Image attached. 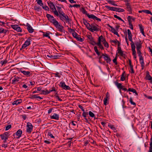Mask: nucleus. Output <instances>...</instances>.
I'll return each instance as SVG.
<instances>
[{
    "mask_svg": "<svg viewBox=\"0 0 152 152\" xmlns=\"http://www.w3.org/2000/svg\"><path fill=\"white\" fill-rule=\"evenodd\" d=\"M54 14L57 17H59L60 20L63 22L65 21L66 23H69V21L71 20V19L69 18V17L64 13L61 15H59L57 11L56 10L54 12Z\"/></svg>",
    "mask_w": 152,
    "mask_h": 152,
    "instance_id": "nucleus-1",
    "label": "nucleus"
},
{
    "mask_svg": "<svg viewBox=\"0 0 152 152\" xmlns=\"http://www.w3.org/2000/svg\"><path fill=\"white\" fill-rule=\"evenodd\" d=\"M82 12L83 14H86L89 18H91L93 19H95L99 21H101L100 19L98 18L94 15L93 14H91V15H89V14L88 13L87 11H86L84 8H82Z\"/></svg>",
    "mask_w": 152,
    "mask_h": 152,
    "instance_id": "nucleus-2",
    "label": "nucleus"
},
{
    "mask_svg": "<svg viewBox=\"0 0 152 152\" xmlns=\"http://www.w3.org/2000/svg\"><path fill=\"white\" fill-rule=\"evenodd\" d=\"M46 16L49 21L52 23L54 26L58 25V21L54 18L53 16L50 14H47Z\"/></svg>",
    "mask_w": 152,
    "mask_h": 152,
    "instance_id": "nucleus-3",
    "label": "nucleus"
},
{
    "mask_svg": "<svg viewBox=\"0 0 152 152\" xmlns=\"http://www.w3.org/2000/svg\"><path fill=\"white\" fill-rule=\"evenodd\" d=\"M31 37H28V39L25 42L24 44L23 45L21 48L20 49L21 50L22 49H25L26 47L29 46L31 44Z\"/></svg>",
    "mask_w": 152,
    "mask_h": 152,
    "instance_id": "nucleus-4",
    "label": "nucleus"
},
{
    "mask_svg": "<svg viewBox=\"0 0 152 152\" xmlns=\"http://www.w3.org/2000/svg\"><path fill=\"white\" fill-rule=\"evenodd\" d=\"M98 27H99V26L97 25H95L91 24V26L88 28V30L92 32L94 31H98L100 30V28H98Z\"/></svg>",
    "mask_w": 152,
    "mask_h": 152,
    "instance_id": "nucleus-5",
    "label": "nucleus"
},
{
    "mask_svg": "<svg viewBox=\"0 0 152 152\" xmlns=\"http://www.w3.org/2000/svg\"><path fill=\"white\" fill-rule=\"evenodd\" d=\"M26 126L27 127L26 132H27L31 133L33 130V126L30 122L27 123Z\"/></svg>",
    "mask_w": 152,
    "mask_h": 152,
    "instance_id": "nucleus-6",
    "label": "nucleus"
},
{
    "mask_svg": "<svg viewBox=\"0 0 152 152\" xmlns=\"http://www.w3.org/2000/svg\"><path fill=\"white\" fill-rule=\"evenodd\" d=\"M127 32L128 35V38L129 40L131 42V46L132 45H134V43L133 42L132 39V34L131 32L129 29L127 30Z\"/></svg>",
    "mask_w": 152,
    "mask_h": 152,
    "instance_id": "nucleus-7",
    "label": "nucleus"
},
{
    "mask_svg": "<svg viewBox=\"0 0 152 152\" xmlns=\"http://www.w3.org/2000/svg\"><path fill=\"white\" fill-rule=\"evenodd\" d=\"M102 56H103V58L104 60L106 61L107 63H110L111 61L110 57L106 54H104L102 53Z\"/></svg>",
    "mask_w": 152,
    "mask_h": 152,
    "instance_id": "nucleus-8",
    "label": "nucleus"
},
{
    "mask_svg": "<svg viewBox=\"0 0 152 152\" xmlns=\"http://www.w3.org/2000/svg\"><path fill=\"white\" fill-rule=\"evenodd\" d=\"M48 4L49 6L50 7V9L52 10V11L54 13V12L56 10H57L56 9L55 5L53 2L51 1L49 3H48Z\"/></svg>",
    "mask_w": 152,
    "mask_h": 152,
    "instance_id": "nucleus-9",
    "label": "nucleus"
},
{
    "mask_svg": "<svg viewBox=\"0 0 152 152\" xmlns=\"http://www.w3.org/2000/svg\"><path fill=\"white\" fill-rule=\"evenodd\" d=\"M54 26L58 29V30L61 32H63L64 31L63 26L59 24L58 22V25Z\"/></svg>",
    "mask_w": 152,
    "mask_h": 152,
    "instance_id": "nucleus-10",
    "label": "nucleus"
},
{
    "mask_svg": "<svg viewBox=\"0 0 152 152\" xmlns=\"http://www.w3.org/2000/svg\"><path fill=\"white\" fill-rule=\"evenodd\" d=\"M114 83L115 85L117 86L118 88L119 89L120 92L121 93V88H122L124 86L122 85L121 83H118L117 81L114 82Z\"/></svg>",
    "mask_w": 152,
    "mask_h": 152,
    "instance_id": "nucleus-11",
    "label": "nucleus"
},
{
    "mask_svg": "<svg viewBox=\"0 0 152 152\" xmlns=\"http://www.w3.org/2000/svg\"><path fill=\"white\" fill-rule=\"evenodd\" d=\"M134 44H135L136 46L137 50H140L141 48L142 43L140 41L135 42Z\"/></svg>",
    "mask_w": 152,
    "mask_h": 152,
    "instance_id": "nucleus-12",
    "label": "nucleus"
},
{
    "mask_svg": "<svg viewBox=\"0 0 152 152\" xmlns=\"http://www.w3.org/2000/svg\"><path fill=\"white\" fill-rule=\"evenodd\" d=\"M132 48V55L134 56V57L135 59H136V51L135 50V45H132L131 46Z\"/></svg>",
    "mask_w": 152,
    "mask_h": 152,
    "instance_id": "nucleus-13",
    "label": "nucleus"
},
{
    "mask_svg": "<svg viewBox=\"0 0 152 152\" xmlns=\"http://www.w3.org/2000/svg\"><path fill=\"white\" fill-rule=\"evenodd\" d=\"M88 38L90 41L89 42L90 44L93 45L96 44V43L94 40V38L91 36H89Z\"/></svg>",
    "mask_w": 152,
    "mask_h": 152,
    "instance_id": "nucleus-14",
    "label": "nucleus"
},
{
    "mask_svg": "<svg viewBox=\"0 0 152 152\" xmlns=\"http://www.w3.org/2000/svg\"><path fill=\"white\" fill-rule=\"evenodd\" d=\"M19 72H21L24 75L27 76L28 77L30 76L31 75V72L29 71H26L23 70L22 69H20Z\"/></svg>",
    "mask_w": 152,
    "mask_h": 152,
    "instance_id": "nucleus-15",
    "label": "nucleus"
},
{
    "mask_svg": "<svg viewBox=\"0 0 152 152\" xmlns=\"http://www.w3.org/2000/svg\"><path fill=\"white\" fill-rule=\"evenodd\" d=\"M83 23L86 26V27L88 29V28L91 26V25L88 22L87 20L84 18L83 19Z\"/></svg>",
    "mask_w": 152,
    "mask_h": 152,
    "instance_id": "nucleus-16",
    "label": "nucleus"
},
{
    "mask_svg": "<svg viewBox=\"0 0 152 152\" xmlns=\"http://www.w3.org/2000/svg\"><path fill=\"white\" fill-rule=\"evenodd\" d=\"M139 60L140 63L141 64V66L142 67V69H143L144 66V63L143 57L141 56L140 57Z\"/></svg>",
    "mask_w": 152,
    "mask_h": 152,
    "instance_id": "nucleus-17",
    "label": "nucleus"
},
{
    "mask_svg": "<svg viewBox=\"0 0 152 152\" xmlns=\"http://www.w3.org/2000/svg\"><path fill=\"white\" fill-rule=\"evenodd\" d=\"M105 7L106 8L109 9V10H110L118 12L117 10L118 9V8H117L115 7H111L107 5L105 6Z\"/></svg>",
    "mask_w": 152,
    "mask_h": 152,
    "instance_id": "nucleus-18",
    "label": "nucleus"
},
{
    "mask_svg": "<svg viewBox=\"0 0 152 152\" xmlns=\"http://www.w3.org/2000/svg\"><path fill=\"white\" fill-rule=\"evenodd\" d=\"M126 5L127 6L126 9L127 11L132 13V9L131 8V5L129 3H127L126 4Z\"/></svg>",
    "mask_w": 152,
    "mask_h": 152,
    "instance_id": "nucleus-19",
    "label": "nucleus"
},
{
    "mask_svg": "<svg viewBox=\"0 0 152 152\" xmlns=\"http://www.w3.org/2000/svg\"><path fill=\"white\" fill-rule=\"evenodd\" d=\"M146 76L145 77V79L147 80H150L152 78V77L149 74V72L148 71L146 72Z\"/></svg>",
    "mask_w": 152,
    "mask_h": 152,
    "instance_id": "nucleus-20",
    "label": "nucleus"
},
{
    "mask_svg": "<svg viewBox=\"0 0 152 152\" xmlns=\"http://www.w3.org/2000/svg\"><path fill=\"white\" fill-rule=\"evenodd\" d=\"M51 119H55L56 120H58L59 118V116L56 113H54L53 115L50 117Z\"/></svg>",
    "mask_w": 152,
    "mask_h": 152,
    "instance_id": "nucleus-21",
    "label": "nucleus"
},
{
    "mask_svg": "<svg viewBox=\"0 0 152 152\" xmlns=\"http://www.w3.org/2000/svg\"><path fill=\"white\" fill-rule=\"evenodd\" d=\"M22 133V131L21 129H19L17 131L16 133V134L17 136H18L17 138H19L21 135Z\"/></svg>",
    "mask_w": 152,
    "mask_h": 152,
    "instance_id": "nucleus-22",
    "label": "nucleus"
},
{
    "mask_svg": "<svg viewBox=\"0 0 152 152\" xmlns=\"http://www.w3.org/2000/svg\"><path fill=\"white\" fill-rule=\"evenodd\" d=\"M19 79H20V78L18 77H15L14 79L12 80V83L15 84L16 83L18 82L19 81Z\"/></svg>",
    "mask_w": 152,
    "mask_h": 152,
    "instance_id": "nucleus-23",
    "label": "nucleus"
},
{
    "mask_svg": "<svg viewBox=\"0 0 152 152\" xmlns=\"http://www.w3.org/2000/svg\"><path fill=\"white\" fill-rule=\"evenodd\" d=\"M139 26L140 27V31L142 33V34L144 36H145V33L144 31V28H143V26L141 24H139Z\"/></svg>",
    "mask_w": 152,
    "mask_h": 152,
    "instance_id": "nucleus-24",
    "label": "nucleus"
},
{
    "mask_svg": "<svg viewBox=\"0 0 152 152\" xmlns=\"http://www.w3.org/2000/svg\"><path fill=\"white\" fill-rule=\"evenodd\" d=\"M56 7L57 10V12H58V13H59V15H61L63 13H64V12L62 11V10L61 8V7H58V6H56Z\"/></svg>",
    "mask_w": 152,
    "mask_h": 152,
    "instance_id": "nucleus-25",
    "label": "nucleus"
},
{
    "mask_svg": "<svg viewBox=\"0 0 152 152\" xmlns=\"http://www.w3.org/2000/svg\"><path fill=\"white\" fill-rule=\"evenodd\" d=\"M22 101L21 99L17 100L14 101L12 103V105L14 104L18 105Z\"/></svg>",
    "mask_w": 152,
    "mask_h": 152,
    "instance_id": "nucleus-26",
    "label": "nucleus"
},
{
    "mask_svg": "<svg viewBox=\"0 0 152 152\" xmlns=\"http://www.w3.org/2000/svg\"><path fill=\"white\" fill-rule=\"evenodd\" d=\"M8 31V30L4 29L3 28H0V34L3 33L6 34L7 32Z\"/></svg>",
    "mask_w": 152,
    "mask_h": 152,
    "instance_id": "nucleus-27",
    "label": "nucleus"
},
{
    "mask_svg": "<svg viewBox=\"0 0 152 152\" xmlns=\"http://www.w3.org/2000/svg\"><path fill=\"white\" fill-rule=\"evenodd\" d=\"M27 28L28 31L30 33H32L34 31V29H33L31 26H29L28 27H27Z\"/></svg>",
    "mask_w": 152,
    "mask_h": 152,
    "instance_id": "nucleus-28",
    "label": "nucleus"
},
{
    "mask_svg": "<svg viewBox=\"0 0 152 152\" xmlns=\"http://www.w3.org/2000/svg\"><path fill=\"white\" fill-rule=\"evenodd\" d=\"M128 91H129L132 92L133 93H135L137 95H138L136 91L133 88H129L128 89Z\"/></svg>",
    "mask_w": 152,
    "mask_h": 152,
    "instance_id": "nucleus-29",
    "label": "nucleus"
},
{
    "mask_svg": "<svg viewBox=\"0 0 152 152\" xmlns=\"http://www.w3.org/2000/svg\"><path fill=\"white\" fill-rule=\"evenodd\" d=\"M125 73V72L124 71L123 72L121 76V80L122 81L124 80L125 79V77L124 76V74Z\"/></svg>",
    "mask_w": 152,
    "mask_h": 152,
    "instance_id": "nucleus-30",
    "label": "nucleus"
},
{
    "mask_svg": "<svg viewBox=\"0 0 152 152\" xmlns=\"http://www.w3.org/2000/svg\"><path fill=\"white\" fill-rule=\"evenodd\" d=\"M0 137L1 138V140H7L8 139V138L6 136H5L3 134H1L0 135Z\"/></svg>",
    "mask_w": 152,
    "mask_h": 152,
    "instance_id": "nucleus-31",
    "label": "nucleus"
},
{
    "mask_svg": "<svg viewBox=\"0 0 152 152\" xmlns=\"http://www.w3.org/2000/svg\"><path fill=\"white\" fill-rule=\"evenodd\" d=\"M43 36L48 37V38L50 39V37L49 36V34L48 33L45 32L44 33L43 32Z\"/></svg>",
    "mask_w": 152,
    "mask_h": 152,
    "instance_id": "nucleus-32",
    "label": "nucleus"
},
{
    "mask_svg": "<svg viewBox=\"0 0 152 152\" xmlns=\"http://www.w3.org/2000/svg\"><path fill=\"white\" fill-rule=\"evenodd\" d=\"M65 85V84L64 82H61L60 83L59 86L63 88H64Z\"/></svg>",
    "mask_w": 152,
    "mask_h": 152,
    "instance_id": "nucleus-33",
    "label": "nucleus"
},
{
    "mask_svg": "<svg viewBox=\"0 0 152 152\" xmlns=\"http://www.w3.org/2000/svg\"><path fill=\"white\" fill-rule=\"evenodd\" d=\"M34 9L35 10H37V11H39V10H41L42 8H41V7H38L37 6H34Z\"/></svg>",
    "mask_w": 152,
    "mask_h": 152,
    "instance_id": "nucleus-34",
    "label": "nucleus"
},
{
    "mask_svg": "<svg viewBox=\"0 0 152 152\" xmlns=\"http://www.w3.org/2000/svg\"><path fill=\"white\" fill-rule=\"evenodd\" d=\"M7 62V61L6 60H2L0 61V64L2 65H3L5 64H6Z\"/></svg>",
    "mask_w": 152,
    "mask_h": 152,
    "instance_id": "nucleus-35",
    "label": "nucleus"
},
{
    "mask_svg": "<svg viewBox=\"0 0 152 152\" xmlns=\"http://www.w3.org/2000/svg\"><path fill=\"white\" fill-rule=\"evenodd\" d=\"M76 39L78 41L80 42H82L84 41L83 39L79 37V36L77 37H76Z\"/></svg>",
    "mask_w": 152,
    "mask_h": 152,
    "instance_id": "nucleus-36",
    "label": "nucleus"
},
{
    "mask_svg": "<svg viewBox=\"0 0 152 152\" xmlns=\"http://www.w3.org/2000/svg\"><path fill=\"white\" fill-rule=\"evenodd\" d=\"M83 115L84 117V118H85V119L86 120H87L86 117V116L87 115H88V113L87 112H83Z\"/></svg>",
    "mask_w": 152,
    "mask_h": 152,
    "instance_id": "nucleus-37",
    "label": "nucleus"
},
{
    "mask_svg": "<svg viewBox=\"0 0 152 152\" xmlns=\"http://www.w3.org/2000/svg\"><path fill=\"white\" fill-rule=\"evenodd\" d=\"M41 91L42 92L40 93L41 94H44V95H47V94H49V92H47V93H45V92H46V91H45V90H42Z\"/></svg>",
    "mask_w": 152,
    "mask_h": 152,
    "instance_id": "nucleus-38",
    "label": "nucleus"
},
{
    "mask_svg": "<svg viewBox=\"0 0 152 152\" xmlns=\"http://www.w3.org/2000/svg\"><path fill=\"white\" fill-rule=\"evenodd\" d=\"M30 95L31 96V97H30L29 98H30L31 99H34L37 98V96L36 95Z\"/></svg>",
    "mask_w": 152,
    "mask_h": 152,
    "instance_id": "nucleus-39",
    "label": "nucleus"
},
{
    "mask_svg": "<svg viewBox=\"0 0 152 152\" xmlns=\"http://www.w3.org/2000/svg\"><path fill=\"white\" fill-rule=\"evenodd\" d=\"M11 27L13 29L16 30V28H18V25H11Z\"/></svg>",
    "mask_w": 152,
    "mask_h": 152,
    "instance_id": "nucleus-40",
    "label": "nucleus"
},
{
    "mask_svg": "<svg viewBox=\"0 0 152 152\" xmlns=\"http://www.w3.org/2000/svg\"><path fill=\"white\" fill-rule=\"evenodd\" d=\"M72 34L73 37L75 38H76V37H77L78 36V34L76 32H75V31L74 32H72Z\"/></svg>",
    "mask_w": 152,
    "mask_h": 152,
    "instance_id": "nucleus-41",
    "label": "nucleus"
},
{
    "mask_svg": "<svg viewBox=\"0 0 152 152\" xmlns=\"http://www.w3.org/2000/svg\"><path fill=\"white\" fill-rule=\"evenodd\" d=\"M63 89L66 90H69L71 88L69 86H66L65 85Z\"/></svg>",
    "mask_w": 152,
    "mask_h": 152,
    "instance_id": "nucleus-42",
    "label": "nucleus"
},
{
    "mask_svg": "<svg viewBox=\"0 0 152 152\" xmlns=\"http://www.w3.org/2000/svg\"><path fill=\"white\" fill-rule=\"evenodd\" d=\"M61 56L60 55H54L53 56V59L59 58Z\"/></svg>",
    "mask_w": 152,
    "mask_h": 152,
    "instance_id": "nucleus-43",
    "label": "nucleus"
},
{
    "mask_svg": "<svg viewBox=\"0 0 152 152\" xmlns=\"http://www.w3.org/2000/svg\"><path fill=\"white\" fill-rule=\"evenodd\" d=\"M137 53L138 54V56L140 57L141 56H142V53L141 52L140 49V50H137Z\"/></svg>",
    "mask_w": 152,
    "mask_h": 152,
    "instance_id": "nucleus-44",
    "label": "nucleus"
},
{
    "mask_svg": "<svg viewBox=\"0 0 152 152\" xmlns=\"http://www.w3.org/2000/svg\"><path fill=\"white\" fill-rule=\"evenodd\" d=\"M89 116L91 117H94L95 115L94 113H92V112L90 111L89 112Z\"/></svg>",
    "mask_w": 152,
    "mask_h": 152,
    "instance_id": "nucleus-45",
    "label": "nucleus"
},
{
    "mask_svg": "<svg viewBox=\"0 0 152 152\" xmlns=\"http://www.w3.org/2000/svg\"><path fill=\"white\" fill-rule=\"evenodd\" d=\"M118 53H119L121 56L122 57H123L124 56H125V55L123 53V52L122 50L121 51H118Z\"/></svg>",
    "mask_w": 152,
    "mask_h": 152,
    "instance_id": "nucleus-46",
    "label": "nucleus"
},
{
    "mask_svg": "<svg viewBox=\"0 0 152 152\" xmlns=\"http://www.w3.org/2000/svg\"><path fill=\"white\" fill-rule=\"evenodd\" d=\"M142 12L145 13L147 14H149L151 13V11L148 10H142Z\"/></svg>",
    "mask_w": 152,
    "mask_h": 152,
    "instance_id": "nucleus-47",
    "label": "nucleus"
},
{
    "mask_svg": "<svg viewBox=\"0 0 152 152\" xmlns=\"http://www.w3.org/2000/svg\"><path fill=\"white\" fill-rule=\"evenodd\" d=\"M129 101L131 104H133V105H136V103L133 101L132 97L130 98Z\"/></svg>",
    "mask_w": 152,
    "mask_h": 152,
    "instance_id": "nucleus-48",
    "label": "nucleus"
},
{
    "mask_svg": "<svg viewBox=\"0 0 152 152\" xmlns=\"http://www.w3.org/2000/svg\"><path fill=\"white\" fill-rule=\"evenodd\" d=\"M118 42V41L116 39L115 40H110V42L111 43H113L115 44H116Z\"/></svg>",
    "mask_w": 152,
    "mask_h": 152,
    "instance_id": "nucleus-49",
    "label": "nucleus"
},
{
    "mask_svg": "<svg viewBox=\"0 0 152 152\" xmlns=\"http://www.w3.org/2000/svg\"><path fill=\"white\" fill-rule=\"evenodd\" d=\"M48 135L50 136L51 138H54V137L51 134L50 132H48Z\"/></svg>",
    "mask_w": 152,
    "mask_h": 152,
    "instance_id": "nucleus-50",
    "label": "nucleus"
},
{
    "mask_svg": "<svg viewBox=\"0 0 152 152\" xmlns=\"http://www.w3.org/2000/svg\"><path fill=\"white\" fill-rule=\"evenodd\" d=\"M16 30L18 32H21L22 31V29L20 26L18 25V28H16Z\"/></svg>",
    "mask_w": 152,
    "mask_h": 152,
    "instance_id": "nucleus-51",
    "label": "nucleus"
},
{
    "mask_svg": "<svg viewBox=\"0 0 152 152\" xmlns=\"http://www.w3.org/2000/svg\"><path fill=\"white\" fill-rule=\"evenodd\" d=\"M111 29V31L112 33H113L114 34L115 33L116 34V32H117V31H116V30L115 29H114L113 27H112Z\"/></svg>",
    "mask_w": 152,
    "mask_h": 152,
    "instance_id": "nucleus-52",
    "label": "nucleus"
},
{
    "mask_svg": "<svg viewBox=\"0 0 152 152\" xmlns=\"http://www.w3.org/2000/svg\"><path fill=\"white\" fill-rule=\"evenodd\" d=\"M68 29L70 32H72H72H74L75 31V30L73 29H72L71 28H69V27H68Z\"/></svg>",
    "mask_w": 152,
    "mask_h": 152,
    "instance_id": "nucleus-53",
    "label": "nucleus"
},
{
    "mask_svg": "<svg viewBox=\"0 0 152 152\" xmlns=\"http://www.w3.org/2000/svg\"><path fill=\"white\" fill-rule=\"evenodd\" d=\"M117 11L119 12H123L124 11V10L123 9H121L120 8H118V9L117 10Z\"/></svg>",
    "mask_w": 152,
    "mask_h": 152,
    "instance_id": "nucleus-54",
    "label": "nucleus"
},
{
    "mask_svg": "<svg viewBox=\"0 0 152 152\" xmlns=\"http://www.w3.org/2000/svg\"><path fill=\"white\" fill-rule=\"evenodd\" d=\"M54 74L55 75V77H58L60 78L61 77V76L59 75V73L58 72H57L56 73Z\"/></svg>",
    "mask_w": 152,
    "mask_h": 152,
    "instance_id": "nucleus-55",
    "label": "nucleus"
},
{
    "mask_svg": "<svg viewBox=\"0 0 152 152\" xmlns=\"http://www.w3.org/2000/svg\"><path fill=\"white\" fill-rule=\"evenodd\" d=\"M103 44L105 47L107 48H108L109 47V45L108 43L107 42H103Z\"/></svg>",
    "mask_w": 152,
    "mask_h": 152,
    "instance_id": "nucleus-56",
    "label": "nucleus"
},
{
    "mask_svg": "<svg viewBox=\"0 0 152 152\" xmlns=\"http://www.w3.org/2000/svg\"><path fill=\"white\" fill-rule=\"evenodd\" d=\"M3 134H4L5 136H6L8 138V137L9 136H10V134H9V133L8 132H5Z\"/></svg>",
    "mask_w": 152,
    "mask_h": 152,
    "instance_id": "nucleus-57",
    "label": "nucleus"
},
{
    "mask_svg": "<svg viewBox=\"0 0 152 152\" xmlns=\"http://www.w3.org/2000/svg\"><path fill=\"white\" fill-rule=\"evenodd\" d=\"M42 8L45 10L48 11L49 10V8L47 6H43L42 7Z\"/></svg>",
    "mask_w": 152,
    "mask_h": 152,
    "instance_id": "nucleus-58",
    "label": "nucleus"
},
{
    "mask_svg": "<svg viewBox=\"0 0 152 152\" xmlns=\"http://www.w3.org/2000/svg\"><path fill=\"white\" fill-rule=\"evenodd\" d=\"M11 127V125H9L7 126L6 127L5 130L7 131L8 130L10 129Z\"/></svg>",
    "mask_w": 152,
    "mask_h": 152,
    "instance_id": "nucleus-59",
    "label": "nucleus"
},
{
    "mask_svg": "<svg viewBox=\"0 0 152 152\" xmlns=\"http://www.w3.org/2000/svg\"><path fill=\"white\" fill-rule=\"evenodd\" d=\"M113 62L116 64H117V57H116L113 60Z\"/></svg>",
    "mask_w": 152,
    "mask_h": 152,
    "instance_id": "nucleus-60",
    "label": "nucleus"
},
{
    "mask_svg": "<svg viewBox=\"0 0 152 152\" xmlns=\"http://www.w3.org/2000/svg\"><path fill=\"white\" fill-rule=\"evenodd\" d=\"M73 6L74 7H76L77 8H78L80 7V4H74L73 5Z\"/></svg>",
    "mask_w": 152,
    "mask_h": 152,
    "instance_id": "nucleus-61",
    "label": "nucleus"
},
{
    "mask_svg": "<svg viewBox=\"0 0 152 152\" xmlns=\"http://www.w3.org/2000/svg\"><path fill=\"white\" fill-rule=\"evenodd\" d=\"M72 124L74 126H76L77 124V122L76 121H72Z\"/></svg>",
    "mask_w": 152,
    "mask_h": 152,
    "instance_id": "nucleus-62",
    "label": "nucleus"
},
{
    "mask_svg": "<svg viewBox=\"0 0 152 152\" xmlns=\"http://www.w3.org/2000/svg\"><path fill=\"white\" fill-rule=\"evenodd\" d=\"M114 16L115 18L118 19L119 20H121V18L120 17L118 16L117 15H114Z\"/></svg>",
    "mask_w": 152,
    "mask_h": 152,
    "instance_id": "nucleus-63",
    "label": "nucleus"
},
{
    "mask_svg": "<svg viewBox=\"0 0 152 152\" xmlns=\"http://www.w3.org/2000/svg\"><path fill=\"white\" fill-rule=\"evenodd\" d=\"M97 45L102 50L104 49V47H103V46L101 44H100V45Z\"/></svg>",
    "mask_w": 152,
    "mask_h": 152,
    "instance_id": "nucleus-64",
    "label": "nucleus"
}]
</instances>
